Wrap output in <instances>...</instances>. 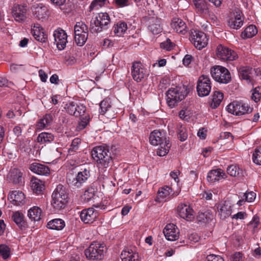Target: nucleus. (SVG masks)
I'll use <instances>...</instances> for the list:
<instances>
[{
  "label": "nucleus",
  "mask_w": 261,
  "mask_h": 261,
  "mask_svg": "<svg viewBox=\"0 0 261 261\" xmlns=\"http://www.w3.org/2000/svg\"><path fill=\"white\" fill-rule=\"evenodd\" d=\"M117 153L115 146L107 145L97 146L91 151V155L99 168H107L112 163Z\"/></svg>",
  "instance_id": "obj_1"
},
{
  "label": "nucleus",
  "mask_w": 261,
  "mask_h": 261,
  "mask_svg": "<svg viewBox=\"0 0 261 261\" xmlns=\"http://www.w3.org/2000/svg\"><path fill=\"white\" fill-rule=\"evenodd\" d=\"M188 93V88L185 85L170 88L166 93L168 106L170 108L175 107L179 102L185 99Z\"/></svg>",
  "instance_id": "obj_2"
},
{
  "label": "nucleus",
  "mask_w": 261,
  "mask_h": 261,
  "mask_svg": "<svg viewBox=\"0 0 261 261\" xmlns=\"http://www.w3.org/2000/svg\"><path fill=\"white\" fill-rule=\"evenodd\" d=\"M90 177L89 168L82 169L77 173L69 172L67 174L66 181L68 185L73 188H80Z\"/></svg>",
  "instance_id": "obj_3"
},
{
  "label": "nucleus",
  "mask_w": 261,
  "mask_h": 261,
  "mask_svg": "<svg viewBox=\"0 0 261 261\" xmlns=\"http://www.w3.org/2000/svg\"><path fill=\"white\" fill-rule=\"evenodd\" d=\"M51 205L57 211L64 208L68 202L66 189L61 184L58 185L52 194Z\"/></svg>",
  "instance_id": "obj_4"
},
{
  "label": "nucleus",
  "mask_w": 261,
  "mask_h": 261,
  "mask_svg": "<svg viewBox=\"0 0 261 261\" xmlns=\"http://www.w3.org/2000/svg\"><path fill=\"white\" fill-rule=\"evenodd\" d=\"M107 250V248L105 244L93 242L85 249V254L89 260H101L103 258Z\"/></svg>",
  "instance_id": "obj_5"
},
{
  "label": "nucleus",
  "mask_w": 261,
  "mask_h": 261,
  "mask_svg": "<svg viewBox=\"0 0 261 261\" xmlns=\"http://www.w3.org/2000/svg\"><path fill=\"white\" fill-rule=\"evenodd\" d=\"M110 23L109 15L107 13H99L97 16L92 18L90 30L91 33H99L106 30L109 28Z\"/></svg>",
  "instance_id": "obj_6"
},
{
  "label": "nucleus",
  "mask_w": 261,
  "mask_h": 261,
  "mask_svg": "<svg viewBox=\"0 0 261 261\" xmlns=\"http://www.w3.org/2000/svg\"><path fill=\"white\" fill-rule=\"evenodd\" d=\"M210 71L212 77L219 83L227 84L231 80L229 71L223 66H213Z\"/></svg>",
  "instance_id": "obj_7"
},
{
  "label": "nucleus",
  "mask_w": 261,
  "mask_h": 261,
  "mask_svg": "<svg viewBox=\"0 0 261 261\" xmlns=\"http://www.w3.org/2000/svg\"><path fill=\"white\" fill-rule=\"evenodd\" d=\"M227 110L232 114L240 116L251 113L253 108L247 103L234 101L227 106Z\"/></svg>",
  "instance_id": "obj_8"
},
{
  "label": "nucleus",
  "mask_w": 261,
  "mask_h": 261,
  "mask_svg": "<svg viewBox=\"0 0 261 261\" xmlns=\"http://www.w3.org/2000/svg\"><path fill=\"white\" fill-rule=\"evenodd\" d=\"M196 89L200 97L206 96L210 94L211 91V82L208 76L203 74L199 76Z\"/></svg>",
  "instance_id": "obj_9"
},
{
  "label": "nucleus",
  "mask_w": 261,
  "mask_h": 261,
  "mask_svg": "<svg viewBox=\"0 0 261 261\" xmlns=\"http://www.w3.org/2000/svg\"><path fill=\"white\" fill-rule=\"evenodd\" d=\"M31 10L33 16L38 20H45L49 16L48 7L43 3L34 4L32 6Z\"/></svg>",
  "instance_id": "obj_10"
},
{
  "label": "nucleus",
  "mask_w": 261,
  "mask_h": 261,
  "mask_svg": "<svg viewBox=\"0 0 261 261\" xmlns=\"http://www.w3.org/2000/svg\"><path fill=\"white\" fill-rule=\"evenodd\" d=\"M216 55L217 57L224 61H232L238 58L237 53L222 45L217 47Z\"/></svg>",
  "instance_id": "obj_11"
},
{
  "label": "nucleus",
  "mask_w": 261,
  "mask_h": 261,
  "mask_svg": "<svg viewBox=\"0 0 261 261\" xmlns=\"http://www.w3.org/2000/svg\"><path fill=\"white\" fill-rule=\"evenodd\" d=\"M191 40L195 47L199 50L206 46L208 43L206 34L198 30L192 32Z\"/></svg>",
  "instance_id": "obj_12"
},
{
  "label": "nucleus",
  "mask_w": 261,
  "mask_h": 261,
  "mask_svg": "<svg viewBox=\"0 0 261 261\" xmlns=\"http://www.w3.org/2000/svg\"><path fill=\"white\" fill-rule=\"evenodd\" d=\"M28 7L27 5L14 4L12 9V14L15 21L23 22L27 19Z\"/></svg>",
  "instance_id": "obj_13"
},
{
  "label": "nucleus",
  "mask_w": 261,
  "mask_h": 261,
  "mask_svg": "<svg viewBox=\"0 0 261 261\" xmlns=\"http://www.w3.org/2000/svg\"><path fill=\"white\" fill-rule=\"evenodd\" d=\"M53 36L58 48L60 50L64 49L67 42V35L66 32L63 30L58 28L54 31Z\"/></svg>",
  "instance_id": "obj_14"
},
{
  "label": "nucleus",
  "mask_w": 261,
  "mask_h": 261,
  "mask_svg": "<svg viewBox=\"0 0 261 261\" xmlns=\"http://www.w3.org/2000/svg\"><path fill=\"white\" fill-rule=\"evenodd\" d=\"M98 216V213L92 207L83 210L80 215L81 219L85 223L93 222Z\"/></svg>",
  "instance_id": "obj_15"
},
{
  "label": "nucleus",
  "mask_w": 261,
  "mask_h": 261,
  "mask_svg": "<svg viewBox=\"0 0 261 261\" xmlns=\"http://www.w3.org/2000/svg\"><path fill=\"white\" fill-rule=\"evenodd\" d=\"M163 233L166 238L169 241H175L179 237V229L173 224H168L164 228Z\"/></svg>",
  "instance_id": "obj_16"
},
{
  "label": "nucleus",
  "mask_w": 261,
  "mask_h": 261,
  "mask_svg": "<svg viewBox=\"0 0 261 261\" xmlns=\"http://www.w3.org/2000/svg\"><path fill=\"white\" fill-rule=\"evenodd\" d=\"M177 210L179 216L188 221H192L194 218V211L189 205L181 203L178 206Z\"/></svg>",
  "instance_id": "obj_17"
},
{
  "label": "nucleus",
  "mask_w": 261,
  "mask_h": 261,
  "mask_svg": "<svg viewBox=\"0 0 261 261\" xmlns=\"http://www.w3.org/2000/svg\"><path fill=\"white\" fill-rule=\"evenodd\" d=\"M31 31L33 36L37 41L42 43L47 42V35L45 33L44 29L40 24H34Z\"/></svg>",
  "instance_id": "obj_18"
},
{
  "label": "nucleus",
  "mask_w": 261,
  "mask_h": 261,
  "mask_svg": "<svg viewBox=\"0 0 261 261\" xmlns=\"http://www.w3.org/2000/svg\"><path fill=\"white\" fill-rule=\"evenodd\" d=\"M30 169L34 173L40 175L47 176L50 174L49 168L44 164L33 163L30 167Z\"/></svg>",
  "instance_id": "obj_19"
},
{
  "label": "nucleus",
  "mask_w": 261,
  "mask_h": 261,
  "mask_svg": "<svg viewBox=\"0 0 261 261\" xmlns=\"http://www.w3.org/2000/svg\"><path fill=\"white\" fill-rule=\"evenodd\" d=\"M149 142L153 145H158L162 142L168 141L164 133L159 130L152 132L149 136Z\"/></svg>",
  "instance_id": "obj_20"
},
{
  "label": "nucleus",
  "mask_w": 261,
  "mask_h": 261,
  "mask_svg": "<svg viewBox=\"0 0 261 261\" xmlns=\"http://www.w3.org/2000/svg\"><path fill=\"white\" fill-rule=\"evenodd\" d=\"M122 261H140L139 254L132 249L126 248L121 253Z\"/></svg>",
  "instance_id": "obj_21"
},
{
  "label": "nucleus",
  "mask_w": 261,
  "mask_h": 261,
  "mask_svg": "<svg viewBox=\"0 0 261 261\" xmlns=\"http://www.w3.org/2000/svg\"><path fill=\"white\" fill-rule=\"evenodd\" d=\"M219 215L222 219H225L229 217L231 214V206L228 202L219 203L217 205Z\"/></svg>",
  "instance_id": "obj_22"
},
{
  "label": "nucleus",
  "mask_w": 261,
  "mask_h": 261,
  "mask_svg": "<svg viewBox=\"0 0 261 261\" xmlns=\"http://www.w3.org/2000/svg\"><path fill=\"white\" fill-rule=\"evenodd\" d=\"M171 28L178 33L184 34L187 32V25L185 22L180 18H174L171 23Z\"/></svg>",
  "instance_id": "obj_23"
},
{
  "label": "nucleus",
  "mask_w": 261,
  "mask_h": 261,
  "mask_svg": "<svg viewBox=\"0 0 261 261\" xmlns=\"http://www.w3.org/2000/svg\"><path fill=\"white\" fill-rule=\"evenodd\" d=\"M131 71L134 80L137 82H140L148 74L146 69L141 66H132Z\"/></svg>",
  "instance_id": "obj_24"
},
{
  "label": "nucleus",
  "mask_w": 261,
  "mask_h": 261,
  "mask_svg": "<svg viewBox=\"0 0 261 261\" xmlns=\"http://www.w3.org/2000/svg\"><path fill=\"white\" fill-rule=\"evenodd\" d=\"M8 199L15 205H19L25 199L24 194L19 191H13L9 193Z\"/></svg>",
  "instance_id": "obj_25"
},
{
  "label": "nucleus",
  "mask_w": 261,
  "mask_h": 261,
  "mask_svg": "<svg viewBox=\"0 0 261 261\" xmlns=\"http://www.w3.org/2000/svg\"><path fill=\"white\" fill-rule=\"evenodd\" d=\"M224 175H225V173L220 169L212 170L208 173L207 179L209 182H214L222 178H224Z\"/></svg>",
  "instance_id": "obj_26"
},
{
  "label": "nucleus",
  "mask_w": 261,
  "mask_h": 261,
  "mask_svg": "<svg viewBox=\"0 0 261 261\" xmlns=\"http://www.w3.org/2000/svg\"><path fill=\"white\" fill-rule=\"evenodd\" d=\"M172 192V189L167 186H165L160 189L158 192L157 198L160 202L166 201L170 198V195Z\"/></svg>",
  "instance_id": "obj_27"
},
{
  "label": "nucleus",
  "mask_w": 261,
  "mask_h": 261,
  "mask_svg": "<svg viewBox=\"0 0 261 261\" xmlns=\"http://www.w3.org/2000/svg\"><path fill=\"white\" fill-rule=\"evenodd\" d=\"M22 173L17 169H12L9 175L10 180L14 184H19L22 182Z\"/></svg>",
  "instance_id": "obj_28"
},
{
  "label": "nucleus",
  "mask_w": 261,
  "mask_h": 261,
  "mask_svg": "<svg viewBox=\"0 0 261 261\" xmlns=\"http://www.w3.org/2000/svg\"><path fill=\"white\" fill-rule=\"evenodd\" d=\"M65 226V222L61 219H55L47 223V227L50 229L60 230Z\"/></svg>",
  "instance_id": "obj_29"
},
{
  "label": "nucleus",
  "mask_w": 261,
  "mask_h": 261,
  "mask_svg": "<svg viewBox=\"0 0 261 261\" xmlns=\"http://www.w3.org/2000/svg\"><path fill=\"white\" fill-rule=\"evenodd\" d=\"M243 21L241 18V16L240 13L235 16L234 18L229 19L228 21V25L229 27L233 29H239L243 25Z\"/></svg>",
  "instance_id": "obj_30"
},
{
  "label": "nucleus",
  "mask_w": 261,
  "mask_h": 261,
  "mask_svg": "<svg viewBox=\"0 0 261 261\" xmlns=\"http://www.w3.org/2000/svg\"><path fill=\"white\" fill-rule=\"evenodd\" d=\"M159 147L157 150V154L160 156H165L169 152L171 144L169 140L165 141L159 144Z\"/></svg>",
  "instance_id": "obj_31"
},
{
  "label": "nucleus",
  "mask_w": 261,
  "mask_h": 261,
  "mask_svg": "<svg viewBox=\"0 0 261 261\" xmlns=\"http://www.w3.org/2000/svg\"><path fill=\"white\" fill-rule=\"evenodd\" d=\"M31 187L34 193L39 195L41 194L44 185L42 181L38 179H34L31 181Z\"/></svg>",
  "instance_id": "obj_32"
},
{
  "label": "nucleus",
  "mask_w": 261,
  "mask_h": 261,
  "mask_svg": "<svg viewBox=\"0 0 261 261\" xmlns=\"http://www.w3.org/2000/svg\"><path fill=\"white\" fill-rule=\"evenodd\" d=\"M223 99V94L218 91L214 92L212 102L211 103V107L212 109L217 108L222 102Z\"/></svg>",
  "instance_id": "obj_33"
},
{
  "label": "nucleus",
  "mask_w": 261,
  "mask_h": 261,
  "mask_svg": "<svg viewBox=\"0 0 261 261\" xmlns=\"http://www.w3.org/2000/svg\"><path fill=\"white\" fill-rule=\"evenodd\" d=\"M214 218L212 213L209 211L204 212H199L197 216V219L202 223H208Z\"/></svg>",
  "instance_id": "obj_34"
},
{
  "label": "nucleus",
  "mask_w": 261,
  "mask_h": 261,
  "mask_svg": "<svg viewBox=\"0 0 261 261\" xmlns=\"http://www.w3.org/2000/svg\"><path fill=\"white\" fill-rule=\"evenodd\" d=\"M41 210L38 206L31 208L28 213V217L33 220L39 221L41 219Z\"/></svg>",
  "instance_id": "obj_35"
},
{
  "label": "nucleus",
  "mask_w": 261,
  "mask_h": 261,
  "mask_svg": "<svg viewBox=\"0 0 261 261\" xmlns=\"http://www.w3.org/2000/svg\"><path fill=\"white\" fill-rule=\"evenodd\" d=\"M257 32L255 25H250L247 27L241 33V36L243 39L250 38L255 36Z\"/></svg>",
  "instance_id": "obj_36"
},
{
  "label": "nucleus",
  "mask_w": 261,
  "mask_h": 261,
  "mask_svg": "<svg viewBox=\"0 0 261 261\" xmlns=\"http://www.w3.org/2000/svg\"><path fill=\"white\" fill-rule=\"evenodd\" d=\"M148 29L153 34H158L162 31L160 25V20L156 18H152L151 20Z\"/></svg>",
  "instance_id": "obj_37"
},
{
  "label": "nucleus",
  "mask_w": 261,
  "mask_h": 261,
  "mask_svg": "<svg viewBox=\"0 0 261 261\" xmlns=\"http://www.w3.org/2000/svg\"><path fill=\"white\" fill-rule=\"evenodd\" d=\"M13 220L21 229L25 227V222L24 220L23 215L19 212H15L12 217Z\"/></svg>",
  "instance_id": "obj_38"
},
{
  "label": "nucleus",
  "mask_w": 261,
  "mask_h": 261,
  "mask_svg": "<svg viewBox=\"0 0 261 261\" xmlns=\"http://www.w3.org/2000/svg\"><path fill=\"white\" fill-rule=\"evenodd\" d=\"M240 72V76L243 80L250 81L251 76L250 74L252 72V68L250 66H241L238 69Z\"/></svg>",
  "instance_id": "obj_39"
},
{
  "label": "nucleus",
  "mask_w": 261,
  "mask_h": 261,
  "mask_svg": "<svg viewBox=\"0 0 261 261\" xmlns=\"http://www.w3.org/2000/svg\"><path fill=\"white\" fill-rule=\"evenodd\" d=\"M54 139V136L50 133H42L37 137V141L41 143H50Z\"/></svg>",
  "instance_id": "obj_40"
},
{
  "label": "nucleus",
  "mask_w": 261,
  "mask_h": 261,
  "mask_svg": "<svg viewBox=\"0 0 261 261\" xmlns=\"http://www.w3.org/2000/svg\"><path fill=\"white\" fill-rule=\"evenodd\" d=\"M127 29V24L124 22H120L117 23L114 27V33L118 36L122 35Z\"/></svg>",
  "instance_id": "obj_41"
},
{
  "label": "nucleus",
  "mask_w": 261,
  "mask_h": 261,
  "mask_svg": "<svg viewBox=\"0 0 261 261\" xmlns=\"http://www.w3.org/2000/svg\"><path fill=\"white\" fill-rule=\"evenodd\" d=\"M111 108V105L110 99L109 98H105L100 103V114L102 115L106 114L107 116L109 117L107 112Z\"/></svg>",
  "instance_id": "obj_42"
},
{
  "label": "nucleus",
  "mask_w": 261,
  "mask_h": 261,
  "mask_svg": "<svg viewBox=\"0 0 261 261\" xmlns=\"http://www.w3.org/2000/svg\"><path fill=\"white\" fill-rule=\"evenodd\" d=\"M96 189L93 186L89 187L84 192L83 198L85 201L88 202L94 198L96 192Z\"/></svg>",
  "instance_id": "obj_43"
},
{
  "label": "nucleus",
  "mask_w": 261,
  "mask_h": 261,
  "mask_svg": "<svg viewBox=\"0 0 261 261\" xmlns=\"http://www.w3.org/2000/svg\"><path fill=\"white\" fill-rule=\"evenodd\" d=\"M192 2L198 11L204 12L208 9L205 0H192Z\"/></svg>",
  "instance_id": "obj_44"
},
{
  "label": "nucleus",
  "mask_w": 261,
  "mask_h": 261,
  "mask_svg": "<svg viewBox=\"0 0 261 261\" xmlns=\"http://www.w3.org/2000/svg\"><path fill=\"white\" fill-rule=\"evenodd\" d=\"M178 138L180 141H185L188 138V133L187 129L182 125H179L177 126Z\"/></svg>",
  "instance_id": "obj_45"
},
{
  "label": "nucleus",
  "mask_w": 261,
  "mask_h": 261,
  "mask_svg": "<svg viewBox=\"0 0 261 261\" xmlns=\"http://www.w3.org/2000/svg\"><path fill=\"white\" fill-rule=\"evenodd\" d=\"M80 121L79 123V128L80 129L85 128L89 122L90 118L87 112L80 116Z\"/></svg>",
  "instance_id": "obj_46"
},
{
  "label": "nucleus",
  "mask_w": 261,
  "mask_h": 261,
  "mask_svg": "<svg viewBox=\"0 0 261 261\" xmlns=\"http://www.w3.org/2000/svg\"><path fill=\"white\" fill-rule=\"evenodd\" d=\"M88 34L85 33L78 36H74V40L76 44L80 46L84 45L87 40Z\"/></svg>",
  "instance_id": "obj_47"
},
{
  "label": "nucleus",
  "mask_w": 261,
  "mask_h": 261,
  "mask_svg": "<svg viewBox=\"0 0 261 261\" xmlns=\"http://www.w3.org/2000/svg\"><path fill=\"white\" fill-rule=\"evenodd\" d=\"M81 143V139L79 138H76L74 139L71 143L70 148L68 150V152L70 154H73L74 152H76L77 150H78L79 148V145Z\"/></svg>",
  "instance_id": "obj_48"
},
{
  "label": "nucleus",
  "mask_w": 261,
  "mask_h": 261,
  "mask_svg": "<svg viewBox=\"0 0 261 261\" xmlns=\"http://www.w3.org/2000/svg\"><path fill=\"white\" fill-rule=\"evenodd\" d=\"M252 160L255 164L261 165V146L255 149Z\"/></svg>",
  "instance_id": "obj_49"
},
{
  "label": "nucleus",
  "mask_w": 261,
  "mask_h": 261,
  "mask_svg": "<svg viewBox=\"0 0 261 261\" xmlns=\"http://www.w3.org/2000/svg\"><path fill=\"white\" fill-rule=\"evenodd\" d=\"M251 98L255 102H258L261 98V87H257L252 90Z\"/></svg>",
  "instance_id": "obj_50"
},
{
  "label": "nucleus",
  "mask_w": 261,
  "mask_h": 261,
  "mask_svg": "<svg viewBox=\"0 0 261 261\" xmlns=\"http://www.w3.org/2000/svg\"><path fill=\"white\" fill-rule=\"evenodd\" d=\"M240 169L235 165H230L227 168V173L231 176H237L239 175Z\"/></svg>",
  "instance_id": "obj_51"
},
{
  "label": "nucleus",
  "mask_w": 261,
  "mask_h": 261,
  "mask_svg": "<svg viewBox=\"0 0 261 261\" xmlns=\"http://www.w3.org/2000/svg\"><path fill=\"white\" fill-rule=\"evenodd\" d=\"M81 30L84 34L89 33V30L87 25L83 21L77 22L74 27V31Z\"/></svg>",
  "instance_id": "obj_52"
},
{
  "label": "nucleus",
  "mask_w": 261,
  "mask_h": 261,
  "mask_svg": "<svg viewBox=\"0 0 261 261\" xmlns=\"http://www.w3.org/2000/svg\"><path fill=\"white\" fill-rule=\"evenodd\" d=\"M174 44L172 43L169 39H167L165 41L160 43V47L161 48L165 49L167 51H170L173 49Z\"/></svg>",
  "instance_id": "obj_53"
},
{
  "label": "nucleus",
  "mask_w": 261,
  "mask_h": 261,
  "mask_svg": "<svg viewBox=\"0 0 261 261\" xmlns=\"http://www.w3.org/2000/svg\"><path fill=\"white\" fill-rule=\"evenodd\" d=\"M76 103L73 101L69 102V103L66 105L65 109L68 113H69L71 115H74L75 114L76 111Z\"/></svg>",
  "instance_id": "obj_54"
},
{
  "label": "nucleus",
  "mask_w": 261,
  "mask_h": 261,
  "mask_svg": "<svg viewBox=\"0 0 261 261\" xmlns=\"http://www.w3.org/2000/svg\"><path fill=\"white\" fill-rule=\"evenodd\" d=\"M0 254L4 259H7L10 255L9 247L5 245H1Z\"/></svg>",
  "instance_id": "obj_55"
},
{
  "label": "nucleus",
  "mask_w": 261,
  "mask_h": 261,
  "mask_svg": "<svg viewBox=\"0 0 261 261\" xmlns=\"http://www.w3.org/2000/svg\"><path fill=\"white\" fill-rule=\"evenodd\" d=\"M75 108L76 109L74 114L75 117H80V116L86 113V108L85 106L82 105H77L76 104Z\"/></svg>",
  "instance_id": "obj_56"
},
{
  "label": "nucleus",
  "mask_w": 261,
  "mask_h": 261,
  "mask_svg": "<svg viewBox=\"0 0 261 261\" xmlns=\"http://www.w3.org/2000/svg\"><path fill=\"white\" fill-rule=\"evenodd\" d=\"M256 197V194L253 192H250L248 193H245L243 195V197L245 198V201L248 202H252Z\"/></svg>",
  "instance_id": "obj_57"
},
{
  "label": "nucleus",
  "mask_w": 261,
  "mask_h": 261,
  "mask_svg": "<svg viewBox=\"0 0 261 261\" xmlns=\"http://www.w3.org/2000/svg\"><path fill=\"white\" fill-rule=\"evenodd\" d=\"M205 261H224V260L219 255L210 254L206 256Z\"/></svg>",
  "instance_id": "obj_58"
},
{
  "label": "nucleus",
  "mask_w": 261,
  "mask_h": 261,
  "mask_svg": "<svg viewBox=\"0 0 261 261\" xmlns=\"http://www.w3.org/2000/svg\"><path fill=\"white\" fill-rule=\"evenodd\" d=\"M65 64L67 65H72L77 63L76 60L73 56H66L65 57Z\"/></svg>",
  "instance_id": "obj_59"
},
{
  "label": "nucleus",
  "mask_w": 261,
  "mask_h": 261,
  "mask_svg": "<svg viewBox=\"0 0 261 261\" xmlns=\"http://www.w3.org/2000/svg\"><path fill=\"white\" fill-rule=\"evenodd\" d=\"M179 116L181 119L185 120H188L190 118L189 112L184 110L180 111L179 112Z\"/></svg>",
  "instance_id": "obj_60"
},
{
  "label": "nucleus",
  "mask_w": 261,
  "mask_h": 261,
  "mask_svg": "<svg viewBox=\"0 0 261 261\" xmlns=\"http://www.w3.org/2000/svg\"><path fill=\"white\" fill-rule=\"evenodd\" d=\"M230 261H243L242 254L240 252H236L231 256Z\"/></svg>",
  "instance_id": "obj_61"
},
{
  "label": "nucleus",
  "mask_w": 261,
  "mask_h": 261,
  "mask_svg": "<svg viewBox=\"0 0 261 261\" xmlns=\"http://www.w3.org/2000/svg\"><path fill=\"white\" fill-rule=\"evenodd\" d=\"M115 4L119 7H123L127 6L128 4V0H114Z\"/></svg>",
  "instance_id": "obj_62"
},
{
  "label": "nucleus",
  "mask_w": 261,
  "mask_h": 261,
  "mask_svg": "<svg viewBox=\"0 0 261 261\" xmlns=\"http://www.w3.org/2000/svg\"><path fill=\"white\" fill-rule=\"evenodd\" d=\"M193 59V57L190 55H186L182 60V63L184 65H189Z\"/></svg>",
  "instance_id": "obj_63"
},
{
  "label": "nucleus",
  "mask_w": 261,
  "mask_h": 261,
  "mask_svg": "<svg viewBox=\"0 0 261 261\" xmlns=\"http://www.w3.org/2000/svg\"><path fill=\"white\" fill-rule=\"evenodd\" d=\"M45 121V124L49 125L53 121V116L51 114H47L43 118Z\"/></svg>",
  "instance_id": "obj_64"
}]
</instances>
